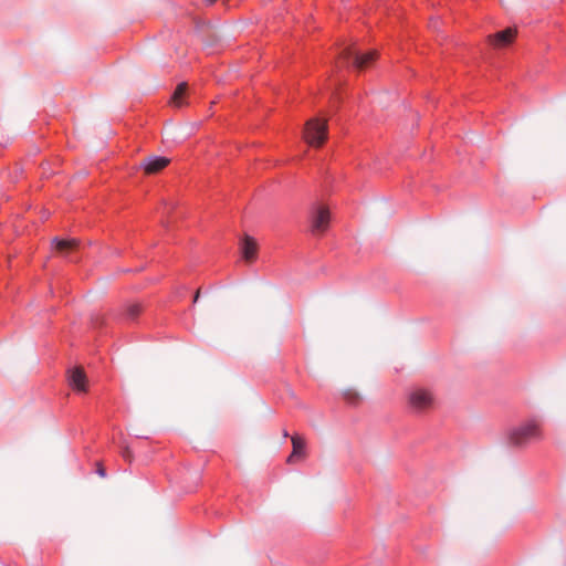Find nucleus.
<instances>
[{"mask_svg":"<svg viewBox=\"0 0 566 566\" xmlns=\"http://www.w3.org/2000/svg\"><path fill=\"white\" fill-rule=\"evenodd\" d=\"M539 423L535 420L514 428L510 433V440L515 446H522L541 437Z\"/></svg>","mask_w":566,"mask_h":566,"instance_id":"f257e3e1","label":"nucleus"},{"mask_svg":"<svg viewBox=\"0 0 566 566\" xmlns=\"http://www.w3.org/2000/svg\"><path fill=\"white\" fill-rule=\"evenodd\" d=\"M376 54V51L359 53L354 45H349L342 50L339 59L344 63H353L357 70H364L375 61Z\"/></svg>","mask_w":566,"mask_h":566,"instance_id":"f03ea898","label":"nucleus"},{"mask_svg":"<svg viewBox=\"0 0 566 566\" xmlns=\"http://www.w3.org/2000/svg\"><path fill=\"white\" fill-rule=\"evenodd\" d=\"M327 137V124L325 119L313 118L305 125L304 138L311 146H321Z\"/></svg>","mask_w":566,"mask_h":566,"instance_id":"7ed1b4c3","label":"nucleus"},{"mask_svg":"<svg viewBox=\"0 0 566 566\" xmlns=\"http://www.w3.org/2000/svg\"><path fill=\"white\" fill-rule=\"evenodd\" d=\"M409 406L415 411H424L433 406L432 394L423 388H415L408 397Z\"/></svg>","mask_w":566,"mask_h":566,"instance_id":"20e7f679","label":"nucleus"},{"mask_svg":"<svg viewBox=\"0 0 566 566\" xmlns=\"http://www.w3.org/2000/svg\"><path fill=\"white\" fill-rule=\"evenodd\" d=\"M329 211L323 207L317 206L311 217V230L314 234L323 233L329 224Z\"/></svg>","mask_w":566,"mask_h":566,"instance_id":"39448f33","label":"nucleus"},{"mask_svg":"<svg viewBox=\"0 0 566 566\" xmlns=\"http://www.w3.org/2000/svg\"><path fill=\"white\" fill-rule=\"evenodd\" d=\"M170 159L164 156H149L140 161L139 167L146 175H154L165 169Z\"/></svg>","mask_w":566,"mask_h":566,"instance_id":"423d86ee","label":"nucleus"},{"mask_svg":"<svg viewBox=\"0 0 566 566\" xmlns=\"http://www.w3.org/2000/svg\"><path fill=\"white\" fill-rule=\"evenodd\" d=\"M69 385L71 388L78 392H87V378L84 370L81 367H74L69 371Z\"/></svg>","mask_w":566,"mask_h":566,"instance_id":"0eeeda50","label":"nucleus"},{"mask_svg":"<svg viewBox=\"0 0 566 566\" xmlns=\"http://www.w3.org/2000/svg\"><path fill=\"white\" fill-rule=\"evenodd\" d=\"M515 35H516V30L512 29V28H507L505 30L496 32L493 35H490L489 42L494 48L500 49V48H504V46L509 45L510 43H512Z\"/></svg>","mask_w":566,"mask_h":566,"instance_id":"6e6552de","label":"nucleus"},{"mask_svg":"<svg viewBox=\"0 0 566 566\" xmlns=\"http://www.w3.org/2000/svg\"><path fill=\"white\" fill-rule=\"evenodd\" d=\"M291 440H292L293 450H292V453L287 458L289 463H292L296 459L304 457L305 447H306L305 440L300 436H293Z\"/></svg>","mask_w":566,"mask_h":566,"instance_id":"1a4fd4ad","label":"nucleus"},{"mask_svg":"<svg viewBox=\"0 0 566 566\" xmlns=\"http://www.w3.org/2000/svg\"><path fill=\"white\" fill-rule=\"evenodd\" d=\"M80 242L76 239H54V249L63 254H67L77 249Z\"/></svg>","mask_w":566,"mask_h":566,"instance_id":"9d476101","label":"nucleus"},{"mask_svg":"<svg viewBox=\"0 0 566 566\" xmlns=\"http://www.w3.org/2000/svg\"><path fill=\"white\" fill-rule=\"evenodd\" d=\"M241 252L245 261H252L256 255V242L252 238L245 237L241 243Z\"/></svg>","mask_w":566,"mask_h":566,"instance_id":"9b49d317","label":"nucleus"},{"mask_svg":"<svg viewBox=\"0 0 566 566\" xmlns=\"http://www.w3.org/2000/svg\"><path fill=\"white\" fill-rule=\"evenodd\" d=\"M186 92H187V84L186 83L178 84V86L176 87V90L171 96L170 103L175 107H182L184 105H186V99H185Z\"/></svg>","mask_w":566,"mask_h":566,"instance_id":"f8f14e48","label":"nucleus"},{"mask_svg":"<svg viewBox=\"0 0 566 566\" xmlns=\"http://www.w3.org/2000/svg\"><path fill=\"white\" fill-rule=\"evenodd\" d=\"M140 312V306L138 304H133L128 307V316L134 318L136 317Z\"/></svg>","mask_w":566,"mask_h":566,"instance_id":"ddd939ff","label":"nucleus"},{"mask_svg":"<svg viewBox=\"0 0 566 566\" xmlns=\"http://www.w3.org/2000/svg\"><path fill=\"white\" fill-rule=\"evenodd\" d=\"M97 472H98V474H99L101 476H105V474H106V473H105V470H104L103 468H99V469L97 470Z\"/></svg>","mask_w":566,"mask_h":566,"instance_id":"4468645a","label":"nucleus"},{"mask_svg":"<svg viewBox=\"0 0 566 566\" xmlns=\"http://www.w3.org/2000/svg\"><path fill=\"white\" fill-rule=\"evenodd\" d=\"M199 297V292H197V294L195 295V302L198 300Z\"/></svg>","mask_w":566,"mask_h":566,"instance_id":"2eb2a0df","label":"nucleus"}]
</instances>
